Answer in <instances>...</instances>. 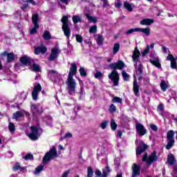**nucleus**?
<instances>
[{"instance_id": "f257e3e1", "label": "nucleus", "mask_w": 177, "mask_h": 177, "mask_svg": "<svg viewBox=\"0 0 177 177\" xmlns=\"http://www.w3.org/2000/svg\"><path fill=\"white\" fill-rule=\"evenodd\" d=\"M77 74V63L73 62L71 64L69 73L66 80L67 91L68 95H74L75 93V88H77V82L74 79V75Z\"/></svg>"}, {"instance_id": "f03ea898", "label": "nucleus", "mask_w": 177, "mask_h": 177, "mask_svg": "<svg viewBox=\"0 0 177 177\" xmlns=\"http://www.w3.org/2000/svg\"><path fill=\"white\" fill-rule=\"evenodd\" d=\"M109 68L113 70L109 75V78L112 81L114 86H118L120 83V75L117 70H122L125 67V63L122 60H118L117 62L111 63L109 65Z\"/></svg>"}, {"instance_id": "7ed1b4c3", "label": "nucleus", "mask_w": 177, "mask_h": 177, "mask_svg": "<svg viewBox=\"0 0 177 177\" xmlns=\"http://www.w3.org/2000/svg\"><path fill=\"white\" fill-rule=\"evenodd\" d=\"M158 160L157 156V152L153 151L149 156L147 152H145L142 156V162H147V165H151L153 162H156Z\"/></svg>"}, {"instance_id": "20e7f679", "label": "nucleus", "mask_w": 177, "mask_h": 177, "mask_svg": "<svg viewBox=\"0 0 177 177\" xmlns=\"http://www.w3.org/2000/svg\"><path fill=\"white\" fill-rule=\"evenodd\" d=\"M59 157L56 147H52L49 151L46 152L43 158V164H48L50 160Z\"/></svg>"}, {"instance_id": "39448f33", "label": "nucleus", "mask_w": 177, "mask_h": 177, "mask_svg": "<svg viewBox=\"0 0 177 177\" xmlns=\"http://www.w3.org/2000/svg\"><path fill=\"white\" fill-rule=\"evenodd\" d=\"M174 136H175V132L174 130H169L167 133V144L165 146L167 150H171L175 145V139H174Z\"/></svg>"}, {"instance_id": "423d86ee", "label": "nucleus", "mask_w": 177, "mask_h": 177, "mask_svg": "<svg viewBox=\"0 0 177 177\" xmlns=\"http://www.w3.org/2000/svg\"><path fill=\"white\" fill-rule=\"evenodd\" d=\"M133 32H143L147 37L150 35V27H147L145 28H134L132 29H129L126 31V35H129L130 34H133Z\"/></svg>"}, {"instance_id": "0eeeda50", "label": "nucleus", "mask_w": 177, "mask_h": 177, "mask_svg": "<svg viewBox=\"0 0 177 177\" xmlns=\"http://www.w3.org/2000/svg\"><path fill=\"white\" fill-rule=\"evenodd\" d=\"M30 129L31 132L28 135V138L31 139V140H38V138H39V130L38 129V127L31 126Z\"/></svg>"}, {"instance_id": "6e6552de", "label": "nucleus", "mask_w": 177, "mask_h": 177, "mask_svg": "<svg viewBox=\"0 0 177 177\" xmlns=\"http://www.w3.org/2000/svg\"><path fill=\"white\" fill-rule=\"evenodd\" d=\"M149 149V145L145 143L143 141L140 142V145L137 147L136 149V156H140L142 153H145Z\"/></svg>"}, {"instance_id": "1a4fd4ad", "label": "nucleus", "mask_w": 177, "mask_h": 177, "mask_svg": "<svg viewBox=\"0 0 177 177\" xmlns=\"http://www.w3.org/2000/svg\"><path fill=\"white\" fill-rule=\"evenodd\" d=\"M30 111L32 115H35L37 113L41 115V114L44 113V108L41 106L39 109V104H32L30 106Z\"/></svg>"}, {"instance_id": "9d476101", "label": "nucleus", "mask_w": 177, "mask_h": 177, "mask_svg": "<svg viewBox=\"0 0 177 177\" xmlns=\"http://www.w3.org/2000/svg\"><path fill=\"white\" fill-rule=\"evenodd\" d=\"M42 91V86L41 84L37 83L36 86H34L33 90L32 91V99L34 101L38 100V95L39 92Z\"/></svg>"}, {"instance_id": "9b49d317", "label": "nucleus", "mask_w": 177, "mask_h": 177, "mask_svg": "<svg viewBox=\"0 0 177 177\" xmlns=\"http://www.w3.org/2000/svg\"><path fill=\"white\" fill-rule=\"evenodd\" d=\"M136 130L137 133H138L140 136H145V135L147 133V129H146V128L143 124H142V123L136 124Z\"/></svg>"}, {"instance_id": "f8f14e48", "label": "nucleus", "mask_w": 177, "mask_h": 177, "mask_svg": "<svg viewBox=\"0 0 177 177\" xmlns=\"http://www.w3.org/2000/svg\"><path fill=\"white\" fill-rule=\"evenodd\" d=\"M1 58L3 59V57H7V63H12L14 62L15 59H16V56L13 53H8V51L3 52L1 55Z\"/></svg>"}, {"instance_id": "ddd939ff", "label": "nucleus", "mask_w": 177, "mask_h": 177, "mask_svg": "<svg viewBox=\"0 0 177 177\" xmlns=\"http://www.w3.org/2000/svg\"><path fill=\"white\" fill-rule=\"evenodd\" d=\"M59 53L60 51L59 50V48H57V47L52 48L51 53L48 58V62H53L54 60H55L57 57H59Z\"/></svg>"}, {"instance_id": "4468645a", "label": "nucleus", "mask_w": 177, "mask_h": 177, "mask_svg": "<svg viewBox=\"0 0 177 177\" xmlns=\"http://www.w3.org/2000/svg\"><path fill=\"white\" fill-rule=\"evenodd\" d=\"M139 89H140V86L139 83H138V80L136 79V76H133V92L134 95L137 97H139L140 94L139 93Z\"/></svg>"}, {"instance_id": "2eb2a0df", "label": "nucleus", "mask_w": 177, "mask_h": 177, "mask_svg": "<svg viewBox=\"0 0 177 177\" xmlns=\"http://www.w3.org/2000/svg\"><path fill=\"white\" fill-rule=\"evenodd\" d=\"M140 165L133 163L132 165V174L131 177L139 176L140 175Z\"/></svg>"}, {"instance_id": "dca6fc26", "label": "nucleus", "mask_w": 177, "mask_h": 177, "mask_svg": "<svg viewBox=\"0 0 177 177\" xmlns=\"http://www.w3.org/2000/svg\"><path fill=\"white\" fill-rule=\"evenodd\" d=\"M34 63V59L32 58L27 56H23V66H26V67H31V64Z\"/></svg>"}, {"instance_id": "f3484780", "label": "nucleus", "mask_w": 177, "mask_h": 177, "mask_svg": "<svg viewBox=\"0 0 177 177\" xmlns=\"http://www.w3.org/2000/svg\"><path fill=\"white\" fill-rule=\"evenodd\" d=\"M131 57L133 59V62L137 64L138 62H139V57H140V51L138 49V47L135 48Z\"/></svg>"}, {"instance_id": "a211bd4d", "label": "nucleus", "mask_w": 177, "mask_h": 177, "mask_svg": "<svg viewBox=\"0 0 177 177\" xmlns=\"http://www.w3.org/2000/svg\"><path fill=\"white\" fill-rule=\"evenodd\" d=\"M46 52H48V48L46 46H38L35 48V55H39V53L44 55Z\"/></svg>"}, {"instance_id": "6ab92c4d", "label": "nucleus", "mask_w": 177, "mask_h": 177, "mask_svg": "<svg viewBox=\"0 0 177 177\" xmlns=\"http://www.w3.org/2000/svg\"><path fill=\"white\" fill-rule=\"evenodd\" d=\"M62 28L64 32V35H65L68 39H70V37H71V29H70V26H62Z\"/></svg>"}, {"instance_id": "aec40b11", "label": "nucleus", "mask_w": 177, "mask_h": 177, "mask_svg": "<svg viewBox=\"0 0 177 177\" xmlns=\"http://www.w3.org/2000/svg\"><path fill=\"white\" fill-rule=\"evenodd\" d=\"M137 71H138L137 72V75L138 77V81H140L143 78V74H145L143 73V65L142 64L138 65Z\"/></svg>"}, {"instance_id": "412c9836", "label": "nucleus", "mask_w": 177, "mask_h": 177, "mask_svg": "<svg viewBox=\"0 0 177 177\" xmlns=\"http://www.w3.org/2000/svg\"><path fill=\"white\" fill-rule=\"evenodd\" d=\"M167 162L169 165H175V162H176V159H175V156H174L173 153L168 154Z\"/></svg>"}, {"instance_id": "4be33fe9", "label": "nucleus", "mask_w": 177, "mask_h": 177, "mask_svg": "<svg viewBox=\"0 0 177 177\" xmlns=\"http://www.w3.org/2000/svg\"><path fill=\"white\" fill-rule=\"evenodd\" d=\"M153 23H154V19H144L140 22L141 26H151Z\"/></svg>"}, {"instance_id": "5701e85b", "label": "nucleus", "mask_w": 177, "mask_h": 177, "mask_svg": "<svg viewBox=\"0 0 177 177\" xmlns=\"http://www.w3.org/2000/svg\"><path fill=\"white\" fill-rule=\"evenodd\" d=\"M39 20V15H38V13H35L32 15V23L34 26H39V24H38Z\"/></svg>"}, {"instance_id": "b1692460", "label": "nucleus", "mask_w": 177, "mask_h": 177, "mask_svg": "<svg viewBox=\"0 0 177 177\" xmlns=\"http://www.w3.org/2000/svg\"><path fill=\"white\" fill-rule=\"evenodd\" d=\"M31 67L32 71H34V73H39V71H41V66L37 64L35 62L33 61Z\"/></svg>"}, {"instance_id": "393cba45", "label": "nucleus", "mask_w": 177, "mask_h": 177, "mask_svg": "<svg viewBox=\"0 0 177 177\" xmlns=\"http://www.w3.org/2000/svg\"><path fill=\"white\" fill-rule=\"evenodd\" d=\"M21 117H23V113L19 111L12 114V120H16V121H19Z\"/></svg>"}, {"instance_id": "a878e982", "label": "nucleus", "mask_w": 177, "mask_h": 177, "mask_svg": "<svg viewBox=\"0 0 177 177\" xmlns=\"http://www.w3.org/2000/svg\"><path fill=\"white\" fill-rule=\"evenodd\" d=\"M43 38L44 41H49V39H52V35H50V32L45 30L43 34Z\"/></svg>"}, {"instance_id": "bb28decb", "label": "nucleus", "mask_w": 177, "mask_h": 177, "mask_svg": "<svg viewBox=\"0 0 177 177\" xmlns=\"http://www.w3.org/2000/svg\"><path fill=\"white\" fill-rule=\"evenodd\" d=\"M111 172V169H110V167L109 166L105 167L104 169H102V177H107L109 174Z\"/></svg>"}, {"instance_id": "cd10ccee", "label": "nucleus", "mask_w": 177, "mask_h": 177, "mask_svg": "<svg viewBox=\"0 0 177 177\" xmlns=\"http://www.w3.org/2000/svg\"><path fill=\"white\" fill-rule=\"evenodd\" d=\"M72 20L73 21V24H77V23H81V21H82V19L80 15H73Z\"/></svg>"}, {"instance_id": "c85d7f7f", "label": "nucleus", "mask_w": 177, "mask_h": 177, "mask_svg": "<svg viewBox=\"0 0 177 177\" xmlns=\"http://www.w3.org/2000/svg\"><path fill=\"white\" fill-rule=\"evenodd\" d=\"M61 21L62 23V27H66V26H68V17L67 16H64L62 19Z\"/></svg>"}, {"instance_id": "c756f323", "label": "nucleus", "mask_w": 177, "mask_h": 177, "mask_svg": "<svg viewBox=\"0 0 177 177\" xmlns=\"http://www.w3.org/2000/svg\"><path fill=\"white\" fill-rule=\"evenodd\" d=\"M150 63L155 67H157L158 68H161V63H160V61L158 59H155V60L151 59Z\"/></svg>"}, {"instance_id": "7c9ffc66", "label": "nucleus", "mask_w": 177, "mask_h": 177, "mask_svg": "<svg viewBox=\"0 0 177 177\" xmlns=\"http://www.w3.org/2000/svg\"><path fill=\"white\" fill-rule=\"evenodd\" d=\"M124 8L127 9V10H129V12H132V10H133L132 5H131V3H129L128 1H124Z\"/></svg>"}, {"instance_id": "2f4dec72", "label": "nucleus", "mask_w": 177, "mask_h": 177, "mask_svg": "<svg viewBox=\"0 0 177 177\" xmlns=\"http://www.w3.org/2000/svg\"><path fill=\"white\" fill-rule=\"evenodd\" d=\"M104 41V37H103V35L99 34L97 39L96 40L97 45H103V42Z\"/></svg>"}, {"instance_id": "473e14b6", "label": "nucleus", "mask_w": 177, "mask_h": 177, "mask_svg": "<svg viewBox=\"0 0 177 177\" xmlns=\"http://www.w3.org/2000/svg\"><path fill=\"white\" fill-rule=\"evenodd\" d=\"M160 88L162 92H165L168 89V84L165 82V80H163L160 82Z\"/></svg>"}, {"instance_id": "72a5a7b5", "label": "nucleus", "mask_w": 177, "mask_h": 177, "mask_svg": "<svg viewBox=\"0 0 177 177\" xmlns=\"http://www.w3.org/2000/svg\"><path fill=\"white\" fill-rule=\"evenodd\" d=\"M120 43H116L113 45V55H115V53H118V51L120 50Z\"/></svg>"}, {"instance_id": "f704fd0d", "label": "nucleus", "mask_w": 177, "mask_h": 177, "mask_svg": "<svg viewBox=\"0 0 177 177\" xmlns=\"http://www.w3.org/2000/svg\"><path fill=\"white\" fill-rule=\"evenodd\" d=\"M86 17L91 21V23L96 24L97 23V19L92 16H91L89 14H86Z\"/></svg>"}, {"instance_id": "c9c22d12", "label": "nucleus", "mask_w": 177, "mask_h": 177, "mask_svg": "<svg viewBox=\"0 0 177 177\" xmlns=\"http://www.w3.org/2000/svg\"><path fill=\"white\" fill-rule=\"evenodd\" d=\"M117 127H118V124L115 122V120L114 119L111 120V129L112 131H115L117 129Z\"/></svg>"}, {"instance_id": "e433bc0d", "label": "nucleus", "mask_w": 177, "mask_h": 177, "mask_svg": "<svg viewBox=\"0 0 177 177\" xmlns=\"http://www.w3.org/2000/svg\"><path fill=\"white\" fill-rule=\"evenodd\" d=\"M109 124H110V120H104L100 124V128L102 129H106V128H107V125H109Z\"/></svg>"}, {"instance_id": "4c0bfd02", "label": "nucleus", "mask_w": 177, "mask_h": 177, "mask_svg": "<svg viewBox=\"0 0 177 177\" xmlns=\"http://www.w3.org/2000/svg\"><path fill=\"white\" fill-rule=\"evenodd\" d=\"M39 30V25H34V27L30 31V35H34V34H37V30Z\"/></svg>"}, {"instance_id": "58836bf2", "label": "nucleus", "mask_w": 177, "mask_h": 177, "mask_svg": "<svg viewBox=\"0 0 177 177\" xmlns=\"http://www.w3.org/2000/svg\"><path fill=\"white\" fill-rule=\"evenodd\" d=\"M122 77L124 81H129V78H131L129 74L127 73L125 71H122Z\"/></svg>"}, {"instance_id": "ea45409f", "label": "nucleus", "mask_w": 177, "mask_h": 177, "mask_svg": "<svg viewBox=\"0 0 177 177\" xmlns=\"http://www.w3.org/2000/svg\"><path fill=\"white\" fill-rule=\"evenodd\" d=\"M24 158L26 160V161H32L34 160V155H32L31 153H29L26 154Z\"/></svg>"}, {"instance_id": "a19ab883", "label": "nucleus", "mask_w": 177, "mask_h": 177, "mask_svg": "<svg viewBox=\"0 0 177 177\" xmlns=\"http://www.w3.org/2000/svg\"><path fill=\"white\" fill-rule=\"evenodd\" d=\"M79 73L81 77H86V75H88V73H86V71H85V68L82 66L80 68Z\"/></svg>"}, {"instance_id": "79ce46f5", "label": "nucleus", "mask_w": 177, "mask_h": 177, "mask_svg": "<svg viewBox=\"0 0 177 177\" xmlns=\"http://www.w3.org/2000/svg\"><path fill=\"white\" fill-rule=\"evenodd\" d=\"M149 52H150V46L147 44V47L144 49V50L141 53L142 56H146L147 55H149Z\"/></svg>"}, {"instance_id": "37998d69", "label": "nucleus", "mask_w": 177, "mask_h": 177, "mask_svg": "<svg viewBox=\"0 0 177 177\" xmlns=\"http://www.w3.org/2000/svg\"><path fill=\"white\" fill-rule=\"evenodd\" d=\"M19 170L23 171V167L20 166V163L17 162L13 167V171H19Z\"/></svg>"}, {"instance_id": "c03bdc74", "label": "nucleus", "mask_w": 177, "mask_h": 177, "mask_svg": "<svg viewBox=\"0 0 177 177\" xmlns=\"http://www.w3.org/2000/svg\"><path fill=\"white\" fill-rule=\"evenodd\" d=\"M8 129L10 132H11V133H12V132H15L16 131V127H15V124H13V122L9 123Z\"/></svg>"}, {"instance_id": "a18cd8bd", "label": "nucleus", "mask_w": 177, "mask_h": 177, "mask_svg": "<svg viewBox=\"0 0 177 177\" xmlns=\"http://www.w3.org/2000/svg\"><path fill=\"white\" fill-rule=\"evenodd\" d=\"M96 31H97V26L94 25L90 27L88 32L89 34H94V32H96Z\"/></svg>"}, {"instance_id": "49530a36", "label": "nucleus", "mask_w": 177, "mask_h": 177, "mask_svg": "<svg viewBox=\"0 0 177 177\" xmlns=\"http://www.w3.org/2000/svg\"><path fill=\"white\" fill-rule=\"evenodd\" d=\"M93 169L92 167H88L87 168V177H93Z\"/></svg>"}, {"instance_id": "de8ad7c7", "label": "nucleus", "mask_w": 177, "mask_h": 177, "mask_svg": "<svg viewBox=\"0 0 177 177\" xmlns=\"http://www.w3.org/2000/svg\"><path fill=\"white\" fill-rule=\"evenodd\" d=\"M112 103H120V104H122V99L120 97H114L112 99Z\"/></svg>"}, {"instance_id": "09e8293b", "label": "nucleus", "mask_w": 177, "mask_h": 177, "mask_svg": "<svg viewBox=\"0 0 177 177\" xmlns=\"http://www.w3.org/2000/svg\"><path fill=\"white\" fill-rule=\"evenodd\" d=\"M109 113H115L117 111V107L114 105V104H111L109 109Z\"/></svg>"}, {"instance_id": "8fccbe9b", "label": "nucleus", "mask_w": 177, "mask_h": 177, "mask_svg": "<svg viewBox=\"0 0 177 177\" xmlns=\"http://www.w3.org/2000/svg\"><path fill=\"white\" fill-rule=\"evenodd\" d=\"M76 41L79 44H82L84 39L81 35H75Z\"/></svg>"}, {"instance_id": "3c124183", "label": "nucleus", "mask_w": 177, "mask_h": 177, "mask_svg": "<svg viewBox=\"0 0 177 177\" xmlns=\"http://www.w3.org/2000/svg\"><path fill=\"white\" fill-rule=\"evenodd\" d=\"M67 138H73V134L70 132H68L65 134L64 136L61 137L60 140H64V139H67Z\"/></svg>"}, {"instance_id": "603ef678", "label": "nucleus", "mask_w": 177, "mask_h": 177, "mask_svg": "<svg viewBox=\"0 0 177 177\" xmlns=\"http://www.w3.org/2000/svg\"><path fill=\"white\" fill-rule=\"evenodd\" d=\"M94 77H95V78H96L97 80H100V78H102V77H103V73H102L100 71H97V72L94 74Z\"/></svg>"}, {"instance_id": "864d4df0", "label": "nucleus", "mask_w": 177, "mask_h": 177, "mask_svg": "<svg viewBox=\"0 0 177 177\" xmlns=\"http://www.w3.org/2000/svg\"><path fill=\"white\" fill-rule=\"evenodd\" d=\"M41 171H44V166L39 165L37 167L35 168V174H39Z\"/></svg>"}, {"instance_id": "5fc2aeb1", "label": "nucleus", "mask_w": 177, "mask_h": 177, "mask_svg": "<svg viewBox=\"0 0 177 177\" xmlns=\"http://www.w3.org/2000/svg\"><path fill=\"white\" fill-rule=\"evenodd\" d=\"M149 128H151V129L153 131V132H157L158 131V127H157V125L153 124H151L149 125Z\"/></svg>"}, {"instance_id": "6e6d98bb", "label": "nucleus", "mask_w": 177, "mask_h": 177, "mask_svg": "<svg viewBox=\"0 0 177 177\" xmlns=\"http://www.w3.org/2000/svg\"><path fill=\"white\" fill-rule=\"evenodd\" d=\"M171 68L175 69L177 68L176 59L171 61Z\"/></svg>"}, {"instance_id": "4d7b16f0", "label": "nucleus", "mask_w": 177, "mask_h": 177, "mask_svg": "<svg viewBox=\"0 0 177 177\" xmlns=\"http://www.w3.org/2000/svg\"><path fill=\"white\" fill-rule=\"evenodd\" d=\"M157 110H160V111H164V104L162 103H160L158 107Z\"/></svg>"}, {"instance_id": "13d9d810", "label": "nucleus", "mask_w": 177, "mask_h": 177, "mask_svg": "<svg viewBox=\"0 0 177 177\" xmlns=\"http://www.w3.org/2000/svg\"><path fill=\"white\" fill-rule=\"evenodd\" d=\"M95 176L97 177H102V171H100V170H99V169L95 170Z\"/></svg>"}, {"instance_id": "bf43d9fd", "label": "nucleus", "mask_w": 177, "mask_h": 177, "mask_svg": "<svg viewBox=\"0 0 177 177\" xmlns=\"http://www.w3.org/2000/svg\"><path fill=\"white\" fill-rule=\"evenodd\" d=\"M15 17H19V19H21V11H16Z\"/></svg>"}, {"instance_id": "052dcab7", "label": "nucleus", "mask_w": 177, "mask_h": 177, "mask_svg": "<svg viewBox=\"0 0 177 177\" xmlns=\"http://www.w3.org/2000/svg\"><path fill=\"white\" fill-rule=\"evenodd\" d=\"M103 2V8H107L109 6V1L107 0H102Z\"/></svg>"}, {"instance_id": "680f3d73", "label": "nucleus", "mask_w": 177, "mask_h": 177, "mask_svg": "<svg viewBox=\"0 0 177 177\" xmlns=\"http://www.w3.org/2000/svg\"><path fill=\"white\" fill-rule=\"evenodd\" d=\"M167 60H170L171 62H172V60H175V57H174V55H172V54H169L167 56Z\"/></svg>"}, {"instance_id": "e2e57ef3", "label": "nucleus", "mask_w": 177, "mask_h": 177, "mask_svg": "<svg viewBox=\"0 0 177 177\" xmlns=\"http://www.w3.org/2000/svg\"><path fill=\"white\" fill-rule=\"evenodd\" d=\"M69 174H70V170H67L64 173H63L61 177H68Z\"/></svg>"}, {"instance_id": "0e129e2a", "label": "nucleus", "mask_w": 177, "mask_h": 177, "mask_svg": "<svg viewBox=\"0 0 177 177\" xmlns=\"http://www.w3.org/2000/svg\"><path fill=\"white\" fill-rule=\"evenodd\" d=\"M60 2H62V3H64V5H68V3H70V1L71 0H59Z\"/></svg>"}, {"instance_id": "69168bd1", "label": "nucleus", "mask_w": 177, "mask_h": 177, "mask_svg": "<svg viewBox=\"0 0 177 177\" xmlns=\"http://www.w3.org/2000/svg\"><path fill=\"white\" fill-rule=\"evenodd\" d=\"M25 2H28L29 3H32V5L35 6L37 5V3L34 1V0H24Z\"/></svg>"}, {"instance_id": "338daca9", "label": "nucleus", "mask_w": 177, "mask_h": 177, "mask_svg": "<svg viewBox=\"0 0 177 177\" xmlns=\"http://www.w3.org/2000/svg\"><path fill=\"white\" fill-rule=\"evenodd\" d=\"M121 6H122V4L120 2H118V3H116L115 4V8H121Z\"/></svg>"}, {"instance_id": "774afa93", "label": "nucleus", "mask_w": 177, "mask_h": 177, "mask_svg": "<svg viewBox=\"0 0 177 177\" xmlns=\"http://www.w3.org/2000/svg\"><path fill=\"white\" fill-rule=\"evenodd\" d=\"M118 138H122V131H121V130H118Z\"/></svg>"}]
</instances>
